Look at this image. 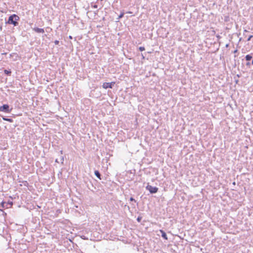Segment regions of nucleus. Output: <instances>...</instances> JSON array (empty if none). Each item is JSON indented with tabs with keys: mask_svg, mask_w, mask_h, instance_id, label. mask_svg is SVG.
Masks as SVG:
<instances>
[{
	"mask_svg": "<svg viewBox=\"0 0 253 253\" xmlns=\"http://www.w3.org/2000/svg\"><path fill=\"white\" fill-rule=\"evenodd\" d=\"M19 17L14 14L9 17L7 23L9 24H12L14 26H16L18 25V21H19Z\"/></svg>",
	"mask_w": 253,
	"mask_h": 253,
	"instance_id": "1",
	"label": "nucleus"
},
{
	"mask_svg": "<svg viewBox=\"0 0 253 253\" xmlns=\"http://www.w3.org/2000/svg\"><path fill=\"white\" fill-rule=\"evenodd\" d=\"M13 203L12 201H8L7 202H5L4 201H2L1 203V207L2 208H5V209H9L11 208L13 206Z\"/></svg>",
	"mask_w": 253,
	"mask_h": 253,
	"instance_id": "2",
	"label": "nucleus"
},
{
	"mask_svg": "<svg viewBox=\"0 0 253 253\" xmlns=\"http://www.w3.org/2000/svg\"><path fill=\"white\" fill-rule=\"evenodd\" d=\"M12 110V108L10 109L8 104H4L0 107V111L9 113Z\"/></svg>",
	"mask_w": 253,
	"mask_h": 253,
	"instance_id": "3",
	"label": "nucleus"
},
{
	"mask_svg": "<svg viewBox=\"0 0 253 253\" xmlns=\"http://www.w3.org/2000/svg\"><path fill=\"white\" fill-rule=\"evenodd\" d=\"M146 189L148 190L151 193H156L158 192V188L156 187H153L151 185H148L146 186Z\"/></svg>",
	"mask_w": 253,
	"mask_h": 253,
	"instance_id": "4",
	"label": "nucleus"
},
{
	"mask_svg": "<svg viewBox=\"0 0 253 253\" xmlns=\"http://www.w3.org/2000/svg\"><path fill=\"white\" fill-rule=\"evenodd\" d=\"M115 84V83L114 82L111 83H104L102 84V87L105 89H107L108 88H112Z\"/></svg>",
	"mask_w": 253,
	"mask_h": 253,
	"instance_id": "5",
	"label": "nucleus"
},
{
	"mask_svg": "<svg viewBox=\"0 0 253 253\" xmlns=\"http://www.w3.org/2000/svg\"><path fill=\"white\" fill-rule=\"evenodd\" d=\"M34 31L37 33H43L44 32V30L43 29L39 28H34L33 29Z\"/></svg>",
	"mask_w": 253,
	"mask_h": 253,
	"instance_id": "6",
	"label": "nucleus"
},
{
	"mask_svg": "<svg viewBox=\"0 0 253 253\" xmlns=\"http://www.w3.org/2000/svg\"><path fill=\"white\" fill-rule=\"evenodd\" d=\"M160 232L162 233V237L166 240H168V237L166 235V233L163 230H160Z\"/></svg>",
	"mask_w": 253,
	"mask_h": 253,
	"instance_id": "7",
	"label": "nucleus"
},
{
	"mask_svg": "<svg viewBox=\"0 0 253 253\" xmlns=\"http://www.w3.org/2000/svg\"><path fill=\"white\" fill-rule=\"evenodd\" d=\"M94 174L100 180L101 179L100 174L98 170H95Z\"/></svg>",
	"mask_w": 253,
	"mask_h": 253,
	"instance_id": "8",
	"label": "nucleus"
},
{
	"mask_svg": "<svg viewBox=\"0 0 253 253\" xmlns=\"http://www.w3.org/2000/svg\"><path fill=\"white\" fill-rule=\"evenodd\" d=\"M246 59L247 61H250L252 58V56L251 55L248 54L246 56Z\"/></svg>",
	"mask_w": 253,
	"mask_h": 253,
	"instance_id": "9",
	"label": "nucleus"
},
{
	"mask_svg": "<svg viewBox=\"0 0 253 253\" xmlns=\"http://www.w3.org/2000/svg\"><path fill=\"white\" fill-rule=\"evenodd\" d=\"M2 119L3 120L7 121V122H8L9 123H12L13 122V120H12L11 119H8V118H5L3 117Z\"/></svg>",
	"mask_w": 253,
	"mask_h": 253,
	"instance_id": "10",
	"label": "nucleus"
},
{
	"mask_svg": "<svg viewBox=\"0 0 253 253\" xmlns=\"http://www.w3.org/2000/svg\"><path fill=\"white\" fill-rule=\"evenodd\" d=\"M4 72L5 74L6 75H10L11 74V71H8L7 70H5L4 71Z\"/></svg>",
	"mask_w": 253,
	"mask_h": 253,
	"instance_id": "11",
	"label": "nucleus"
},
{
	"mask_svg": "<svg viewBox=\"0 0 253 253\" xmlns=\"http://www.w3.org/2000/svg\"><path fill=\"white\" fill-rule=\"evenodd\" d=\"M22 183H23V185L27 187L29 185V183L27 181H22Z\"/></svg>",
	"mask_w": 253,
	"mask_h": 253,
	"instance_id": "12",
	"label": "nucleus"
},
{
	"mask_svg": "<svg viewBox=\"0 0 253 253\" xmlns=\"http://www.w3.org/2000/svg\"><path fill=\"white\" fill-rule=\"evenodd\" d=\"M124 15V12H121V14H120V15L118 17V19H120L121 18H122Z\"/></svg>",
	"mask_w": 253,
	"mask_h": 253,
	"instance_id": "13",
	"label": "nucleus"
},
{
	"mask_svg": "<svg viewBox=\"0 0 253 253\" xmlns=\"http://www.w3.org/2000/svg\"><path fill=\"white\" fill-rule=\"evenodd\" d=\"M139 49L140 51H142L145 50V47L143 46H140L139 47Z\"/></svg>",
	"mask_w": 253,
	"mask_h": 253,
	"instance_id": "14",
	"label": "nucleus"
},
{
	"mask_svg": "<svg viewBox=\"0 0 253 253\" xmlns=\"http://www.w3.org/2000/svg\"><path fill=\"white\" fill-rule=\"evenodd\" d=\"M142 217L141 216H138L137 218V220L138 222H140L141 220Z\"/></svg>",
	"mask_w": 253,
	"mask_h": 253,
	"instance_id": "15",
	"label": "nucleus"
},
{
	"mask_svg": "<svg viewBox=\"0 0 253 253\" xmlns=\"http://www.w3.org/2000/svg\"><path fill=\"white\" fill-rule=\"evenodd\" d=\"M59 43V42L57 40H55L54 41V43L56 44V45H58Z\"/></svg>",
	"mask_w": 253,
	"mask_h": 253,
	"instance_id": "16",
	"label": "nucleus"
},
{
	"mask_svg": "<svg viewBox=\"0 0 253 253\" xmlns=\"http://www.w3.org/2000/svg\"><path fill=\"white\" fill-rule=\"evenodd\" d=\"M130 201H134V202H136V201L135 200V199H133L132 197H131V198H130Z\"/></svg>",
	"mask_w": 253,
	"mask_h": 253,
	"instance_id": "17",
	"label": "nucleus"
},
{
	"mask_svg": "<svg viewBox=\"0 0 253 253\" xmlns=\"http://www.w3.org/2000/svg\"><path fill=\"white\" fill-rule=\"evenodd\" d=\"M253 37V36H250L248 38V41H249Z\"/></svg>",
	"mask_w": 253,
	"mask_h": 253,
	"instance_id": "18",
	"label": "nucleus"
},
{
	"mask_svg": "<svg viewBox=\"0 0 253 253\" xmlns=\"http://www.w3.org/2000/svg\"><path fill=\"white\" fill-rule=\"evenodd\" d=\"M93 7L94 8H97V5H94L93 6Z\"/></svg>",
	"mask_w": 253,
	"mask_h": 253,
	"instance_id": "19",
	"label": "nucleus"
},
{
	"mask_svg": "<svg viewBox=\"0 0 253 253\" xmlns=\"http://www.w3.org/2000/svg\"><path fill=\"white\" fill-rule=\"evenodd\" d=\"M237 50H235L234 51V53H236V52H237Z\"/></svg>",
	"mask_w": 253,
	"mask_h": 253,
	"instance_id": "20",
	"label": "nucleus"
},
{
	"mask_svg": "<svg viewBox=\"0 0 253 253\" xmlns=\"http://www.w3.org/2000/svg\"><path fill=\"white\" fill-rule=\"evenodd\" d=\"M127 13H131L132 12H130V11H128V12H127Z\"/></svg>",
	"mask_w": 253,
	"mask_h": 253,
	"instance_id": "21",
	"label": "nucleus"
},
{
	"mask_svg": "<svg viewBox=\"0 0 253 253\" xmlns=\"http://www.w3.org/2000/svg\"><path fill=\"white\" fill-rule=\"evenodd\" d=\"M252 64H253V60L252 61Z\"/></svg>",
	"mask_w": 253,
	"mask_h": 253,
	"instance_id": "22",
	"label": "nucleus"
}]
</instances>
